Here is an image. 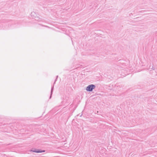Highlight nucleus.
<instances>
[{"instance_id":"obj_1","label":"nucleus","mask_w":157,"mask_h":157,"mask_svg":"<svg viewBox=\"0 0 157 157\" xmlns=\"http://www.w3.org/2000/svg\"><path fill=\"white\" fill-rule=\"evenodd\" d=\"M96 86L93 84H90L88 85L86 88V90L89 92H91L95 88Z\"/></svg>"},{"instance_id":"obj_2","label":"nucleus","mask_w":157,"mask_h":157,"mask_svg":"<svg viewBox=\"0 0 157 157\" xmlns=\"http://www.w3.org/2000/svg\"><path fill=\"white\" fill-rule=\"evenodd\" d=\"M32 151L33 152H36V153H41L43 152H44L45 151V150H42L40 149H33L32 150Z\"/></svg>"},{"instance_id":"obj_3","label":"nucleus","mask_w":157,"mask_h":157,"mask_svg":"<svg viewBox=\"0 0 157 157\" xmlns=\"http://www.w3.org/2000/svg\"><path fill=\"white\" fill-rule=\"evenodd\" d=\"M31 16L32 17H35L36 18V20H37V21L38 20V17H36V16L37 15L35 12H32L31 13Z\"/></svg>"},{"instance_id":"obj_4","label":"nucleus","mask_w":157,"mask_h":157,"mask_svg":"<svg viewBox=\"0 0 157 157\" xmlns=\"http://www.w3.org/2000/svg\"><path fill=\"white\" fill-rule=\"evenodd\" d=\"M53 89H54L53 86L52 87V88H51V95H50V99L52 97V93H53Z\"/></svg>"},{"instance_id":"obj_5","label":"nucleus","mask_w":157,"mask_h":157,"mask_svg":"<svg viewBox=\"0 0 157 157\" xmlns=\"http://www.w3.org/2000/svg\"><path fill=\"white\" fill-rule=\"evenodd\" d=\"M58 77V76H57V77H56V80H55V82L54 83H55V82L56 81Z\"/></svg>"},{"instance_id":"obj_6","label":"nucleus","mask_w":157,"mask_h":157,"mask_svg":"<svg viewBox=\"0 0 157 157\" xmlns=\"http://www.w3.org/2000/svg\"><path fill=\"white\" fill-rule=\"evenodd\" d=\"M152 69H153V70H154V68L153 69V68H152Z\"/></svg>"}]
</instances>
